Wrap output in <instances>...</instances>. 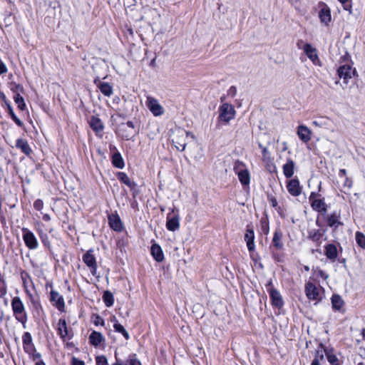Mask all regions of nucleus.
<instances>
[{"mask_svg": "<svg viewBox=\"0 0 365 365\" xmlns=\"http://www.w3.org/2000/svg\"><path fill=\"white\" fill-rule=\"evenodd\" d=\"M11 306L15 319L20 322L24 328L28 320V315L22 300L19 297H14L11 302Z\"/></svg>", "mask_w": 365, "mask_h": 365, "instance_id": "f257e3e1", "label": "nucleus"}, {"mask_svg": "<svg viewBox=\"0 0 365 365\" xmlns=\"http://www.w3.org/2000/svg\"><path fill=\"white\" fill-rule=\"evenodd\" d=\"M189 136H190L192 139H195L194 135L191 134V133L189 131L181 128H177L175 130L172 141L177 150L183 151L185 149L187 145L186 139Z\"/></svg>", "mask_w": 365, "mask_h": 365, "instance_id": "f03ea898", "label": "nucleus"}, {"mask_svg": "<svg viewBox=\"0 0 365 365\" xmlns=\"http://www.w3.org/2000/svg\"><path fill=\"white\" fill-rule=\"evenodd\" d=\"M309 201L314 211L323 214L327 212L328 206L325 202L324 198L322 197L321 194L319 192H312L309 197Z\"/></svg>", "mask_w": 365, "mask_h": 365, "instance_id": "7ed1b4c3", "label": "nucleus"}, {"mask_svg": "<svg viewBox=\"0 0 365 365\" xmlns=\"http://www.w3.org/2000/svg\"><path fill=\"white\" fill-rule=\"evenodd\" d=\"M356 71L349 64L340 66L337 70V73L341 84L346 85L349 81L353 82V76L355 75Z\"/></svg>", "mask_w": 365, "mask_h": 365, "instance_id": "20e7f679", "label": "nucleus"}, {"mask_svg": "<svg viewBox=\"0 0 365 365\" xmlns=\"http://www.w3.org/2000/svg\"><path fill=\"white\" fill-rule=\"evenodd\" d=\"M266 287L271 298L272 304L277 308H281L284 302L280 293L273 287L271 281L267 284Z\"/></svg>", "mask_w": 365, "mask_h": 365, "instance_id": "39448f33", "label": "nucleus"}, {"mask_svg": "<svg viewBox=\"0 0 365 365\" xmlns=\"http://www.w3.org/2000/svg\"><path fill=\"white\" fill-rule=\"evenodd\" d=\"M23 240L26 246L30 250H36L38 247V242L34 234L28 228L23 227Z\"/></svg>", "mask_w": 365, "mask_h": 365, "instance_id": "423d86ee", "label": "nucleus"}, {"mask_svg": "<svg viewBox=\"0 0 365 365\" xmlns=\"http://www.w3.org/2000/svg\"><path fill=\"white\" fill-rule=\"evenodd\" d=\"M145 104L153 115L159 116L164 113V108L157 99L148 96Z\"/></svg>", "mask_w": 365, "mask_h": 365, "instance_id": "0eeeda50", "label": "nucleus"}, {"mask_svg": "<svg viewBox=\"0 0 365 365\" xmlns=\"http://www.w3.org/2000/svg\"><path fill=\"white\" fill-rule=\"evenodd\" d=\"M305 293L310 300L320 301L322 299L321 289L312 282H309L305 284Z\"/></svg>", "mask_w": 365, "mask_h": 365, "instance_id": "6e6552de", "label": "nucleus"}, {"mask_svg": "<svg viewBox=\"0 0 365 365\" xmlns=\"http://www.w3.org/2000/svg\"><path fill=\"white\" fill-rule=\"evenodd\" d=\"M83 261L89 268L91 273L95 276L97 272V262L95 256L91 250L87 251L83 255Z\"/></svg>", "mask_w": 365, "mask_h": 365, "instance_id": "1a4fd4ad", "label": "nucleus"}, {"mask_svg": "<svg viewBox=\"0 0 365 365\" xmlns=\"http://www.w3.org/2000/svg\"><path fill=\"white\" fill-rule=\"evenodd\" d=\"M56 330L59 336L63 340H68L72 337V334L69 331L66 322L64 319H60L56 324Z\"/></svg>", "mask_w": 365, "mask_h": 365, "instance_id": "9d476101", "label": "nucleus"}, {"mask_svg": "<svg viewBox=\"0 0 365 365\" xmlns=\"http://www.w3.org/2000/svg\"><path fill=\"white\" fill-rule=\"evenodd\" d=\"M220 118L222 120L228 123L235 116V110L232 105L224 103L220 108Z\"/></svg>", "mask_w": 365, "mask_h": 365, "instance_id": "9b49d317", "label": "nucleus"}, {"mask_svg": "<svg viewBox=\"0 0 365 365\" xmlns=\"http://www.w3.org/2000/svg\"><path fill=\"white\" fill-rule=\"evenodd\" d=\"M318 16L320 22L324 26H328L331 21V10L329 7L324 3L321 4Z\"/></svg>", "mask_w": 365, "mask_h": 365, "instance_id": "f8f14e48", "label": "nucleus"}, {"mask_svg": "<svg viewBox=\"0 0 365 365\" xmlns=\"http://www.w3.org/2000/svg\"><path fill=\"white\" fill-rule=\"evenodd\" d=\"M341 214L339 211H334L332 213L327 215L325 217L327 225L334 229L341 226L343 223L340 220Z\"/></svg>", "mask_w": 365, "mask_h": 365, "instance_id": "ddd939ff", "label": "nucleus"}, {"mask_svg": "<svg viewBox=\"0 0 365 365\" xmlns=\"http://www.w3.org/2000/svg\"><path fill=\"white\" fill-rule=\"evenodd\" d=\"M287 189L290 195L297 197L301 195L302 187L300 185L299 180L292 179L287 182Z\"/></svg>", "mask_w": 365, "mask_h": 365, "instance_id": "4468645a", "label": "nucleus"}, {"mask_svg": "<svg viewBox=\"0 0 365 365\" xmlns=\"http://www.w3.org/2000/svg\"><path fill=\"white\" fill-rule=\"evenodd\" d=\"M173 212L174 210L172 213L168 214L166 222L167 229L172 232L177 230L180 227V217L178 215H173Z\"/></svg>", "mask_w": 365, "mask_h": 365, "instance_id": "2eb2a0df", "label": "nucleus"}, {"mask_svg": "<svg viewBox=\"0 0 365 365\" xmlns=\"http://www.w3.org/2000/svg\"><path fill=\"white\" fill-rule=\"evenodd\" d=\"M245 241L247 243V249L250 252H252L255 249V232L252 227H247L246 233L245 235Z\"/></svg>", "mask_w": 365, "mask_h": 365, "instance_id": "dca6fc26", "label": "nucleus"}, {"mask_svg": "<svg viewBox=\"0 0 365 365\" xmlns=\"http://www.w3.org/2000/svg\"><path fill=\"white\" fill-rule=\"evenodd\" d=\"M303 50L304 53L313 62V63L317 64L319 61L316 48L310 43H305L303 46Z\"/></svg>", "mask_w": 365, "mask_h": 365, "instance_id": "f3484780", "label": "nucleus"}, {"mask_svg": "<svg viewBox=\"0 0 365 365\" xmlns=\"http://www.w3.org/2000/svg\"><path fill=\"white\" fill-rule=\"evenodd\" d=\"M89 125L96 135L101 134L103 130L104 125L101 120L96 116L92 115L89 119Z\"/></svg>", "mask_w": 365, "mask_h": 365, "instance_id": "a211bd4d", "label": "nucleus"}, {"mask_svg": "<svg viewBox=\"0 0 365 365\" xmlns=\"http://www.w3.org/2000/svg\"><path fill=\"white\" fill-rule=\"evenodd\" d=\"M297 135L302 142L307 143L311 140L312 131L307 126L300 125L297 127Z\"/></svg>", "mask_w": 365, "mask_h": 365, "instance_id": "6ab92c4d", "label": "nucleus"}, {"mask_svg": "<svg viewBox=\"0 0 365 365\" xmlns=\"http://www.w3.org/2000/svg\"><path fill=\"white\" fill-rule=\"evenodd\" d=\"M94 83L100 91H112L113 87L108 81L107 77L103 78H96L94 79Z\"/></svg>", "mask_w": 365, "mask_h": 365, "instance_id": "aec40b11", "label": "nucleus"}, {"mask_svg": "<svg viewBox=\"0 0 365 365\" xmlns=\"http://www.w3.org/2000/svg\"><path fill=\"white\" fill-rule=\"evenodd\" d=\"M108 224L115 231L120 232L123 230V224L118 215H110L108 217Z\"/></svg>", "mask_w": 365, "mask_h": 365, "instance_id": "412c9836", "label": "nucleus"}, {"mask_svg": "<svg viewBox=\"0 0 365 365\" xmlns=\"http://www.w3.org/2000/svg\"><path fill=\"white\" fill-rule=\"evenodd\" d=\"M294 162L291 158L287 159L286 163L282 167L284 176L287 178H292L294 173Z\"/></svg>", "mask_w": 365, "mask_h": 365, "instance_id": "4be33fe9", "label": "nucleus"}, {"mask_svg": "<svg viewBox=\"0 0 365 365\" xmlns=\"http://www.w3.org/2000/svg\"><path fill=\"white\" fill-rule=\"evenodd\" d=\"M324 254L331 262H334L338 257L336 247L334 244H329L325 246Z\"/></svg>", "mask_w": 365, "mask_h": 365, "instance_id": "5701e85b", "label": "nucleus"}, {"mask_svg": "<svg viewBox=\"0 0 365 365\" xmlns=\"http://www.w3.org/2000/svg\"><path fill=\"white\" fill-rule=\"evenodd\" d=\"M283 233L279 229H277L274 232L272 238V245L277 250H282L283 248L282 242Z\"/></svg>", "mask_w": 365, "mask_h": 365, "instance_id": "b1692460", "label": "nucleus"}, {"mask_svg": "<svg viewBox=\"0 0 365 365\" xmlns=\"http://www.w3.org/2000/svg\"><path fill=\"white\" fill-rule=\"evenodd\" d=\"M235 172L238 176L239 180L243 185H248L250 182V175L247 169L237 170Z\"/></svg>", "mask_w": 365, "mask_h": 365, "instance_id": "393cba45", "label": "nucleus"}, {"mask_svg": "<svg viewBox=\"0 0 365 365\" xmlns=\"http://www.w3.org/2000/svg\"><path fill=\"white\" fill-rule=\"evenodd\" d=\"M150 252L157 262H162L164 259V255L160 246L156 243L151 246Z\"/></svg>", "mask_w": 365, "mask_h": 365, "instance_id": "a878e982", "label": "nucleus"}, {"mask_svg": "<svg viewBox=\"0 0 365 365\" xmlns=\"http://www.w3.org/2000/svg\"><path fill=\"white\" fill-rule=\"evenodd\" d=\"M16 147L26 155H29L32 150L26 140L19 138L16 141Z\"/></svg>", "mask_w": 365, "mask_h": 365, "instance_id": "bb28decb", "label": "nucleus"}, {"mask_svg": "<svg viewBox=\"0 0 365 365\" xmlns=\"http://www.w3.org/2000/svg\"><path fill=\"white\" fill-rule=\"evenodd\" d=\"M21 280L23 282V286L25 289V292L27 294H29V286L34 287V282L31 279V277L27 272L22 271L21 272Z\"/></svg>", "mask_w": 365, "mask_h": 365, "instance_id": "cd10ccee", "label": "nucleus"}, {"mask_svg": "<svg viewBox=\"0 0 365 365\" xmlns=\"http://www.w3.org/2000/svg\"><path fill=\"white\" fill-rule=\"evenodd\" d=\"M51 301L55 303L56 307L61 309L64 307V301L63 297L60 295V294L52 290L51 292Z\"/></svg>", "mask_w": 365, "mask_h": 365, "instance_id": "c85d7f7f", "label": "nucleus"}, {"mask_svg": "<svg viewBox=\"0 0 365 365\" xmlns=\"http://www.w3.org/2000/svg\"><path fill=\"white\" fill-rule=\"evenodd\" d=\"M103 340L104 337L101 333L96 331H93L89 336V341L94 346H98Z\"/></svg>", "mask_w": 365, "mask_h": 365, "instance_id": "c756f323", "label": "nucleus"}, {"mask_svg": "<svg viewBox=\"0 0 365 365\" xmlns=\"http://www.w3.org/2000/svg\"><path fill=\"white\" fill-rule=\"evenodd\" d=\"M112 322H114L113 324V328L116 332L120 333L125 339H129L130 336L128 332L125 330V329L120 324H119L115 317L112 319Z\"/></svg>", "mask_w": 365, "mask_h": 365, "instance_id": "7c9ffc66", "label": "nucleus"}, {"mask_svg": "<svg viewBox=\"0 0 365 365\" xmlns=\"http://www.w3.org/2000/svg\"><path fill=\"white\" fill-rule=\"evenodd\" d=\"M118 178L119 180H120L123 183L126 185L130 188H133L135 186V183L130 179V178L128 176V175L125 173L120 172L118 173Z\"/></svg>", "mask_w": 365, "mask_h": 365, "instance_id": "2f4dec72", "label": "nucleus"}, {"mask_svg": "<svg viewBox=\"0 0 365 365\" xmlns=\"http://www.w3.org/2000/svg\"><path fill=\"white\" fill-rule=\"evenodd\" d=\"M113 165L118 168L122 169L124 167V161L119 153L113 154L112 157Z\"/></svg>", "mask_w": 365, "mask_h": 365, "instance_id": "473e14b6", "label": "nucleus"}, {"mask_svg": "<svg viewBox=\"0 0 365 365\" xmlns=\"http://www.w3.org/2000/svg\"><path fill=\"white\" fill-rule=\"evenodd\" d=\"M331 304L334 309L339 310L344 304V301L339 295L334 294L331 297Z\"/></svg>", "mask_w": 365, "mask_h": 365, "instance_id": "72a5a7b5", "label": "nucleus"}, {"mask_svg": "<svg viewBox=\"0 0 365 365\" xmlns=\"http://www.w3.org/2000/svg\"><path fill=\"white\" fill-rule=\"evenodd\" d=\"M103 300L106 307H110L114 303L113 294L110 291H106L103 295Z\"/></svg>", "mask_w": 365, "mask_h": 365, "instance_id": "f704fd0d", "label": "nucleus"}, {"mask_svg": "<svg viewBox=\"0 0 365 365\" xmlns=\"http://www.w3.org/2000/svg\"><path fill=\"white\" fill-rule=\"evenodd\" d=\"M355 239L357 245L363 249H365V235L361 232H356Z\"/></svg>", "mask_w": 365, "mask_h": 365, "instance_id": "c9c22d12", "label": "nucleus"}, {"mask_svg": "<svg viewBox=\"0 0 365 365\" xmlns=\"http://www.w3.org/2000/svg\"><path fill=\"white\" fill-rule=\"evenodd\" d=\"M8 110H9V113L11 115L12 120L16 123V124L18 126L22 127L24 125L23 122L16 115V114L14 112L13 108L9 105L8 106Z\"/></svg>", "mask_w": 365, "mask_h": 365, "instance_id": "e433bc0d", "label": "nucleus"}, {"mask_svg": "<svg viewBox=\"0 0 365 365\" xmlns=\"http://www.w3.org/2000/svg\"><path fill=\"white\" fill-rule=\"evenodd\" d=\"M14 101L16 103V104L17 105L18 108L23 110H24L25 107H26V104L24 103V100L22 96H20V94L18 93L15 96H14Z\"/></svg>", "mask_w": 365, "mask_h": 365, "instance_id": "4c0bfd02", "label": "nucleus"}, {"mask_svg": "<svg viewBox=\"0 0 365 365\" xmlns=\"http://www.w3.org/2000/svg\"><path fill=\"white\" fill-rule=\"evenodd\" d=\"M260 225H261L262 232L264 235H267L269 231V225L268 220L267 218H262L260 220Z\"/></svg>", "mask_w": 365, "mask_h": 365, "instance_id": "58836bf2", "label": "nucleus"}, {"mask_svg": "<svg viewBox=\"0 0 365 365\" xmlns=\"http://www.w3.org/2000/svg\"><path fill=\"white\" fill-rule=\"evenodd\" d=\"M309 237L314 242H318L322 237L319 230H312L309 232Z\"/></svg>", "mask_w": 365, "mask_h": 365, "instance_id": "ea45409f", "label": "nucleus"}, {"mask_svg": "<svg viewBox=\"0 0 365 365\" xmlns=\"http://www.w3.org/2000/svg\"><path fill=\"white\" fill-rule=\"evenodd\" d=\"M324 352L327 355V360L331 364V365H338V358L333 354H331V353H327L325 350H324Z\"/></svg>", "mask_w": 365, "mask_h": 365, "instance_id": "a19ab883", "label": "nucleus"}, {"mask_svg": "<svg viewBox=\"0 0 365 365\" xmlns=\"http://www.w3.org/2000/svg\"><path fill=\"white\" fill-rule=\"evenodd\" d=\"M125 365H141V363L137 359L135 355H132L126 361Z\"/></svg>", "mask_w": 365, "mask_h": 365, "instance_id": "79ce46f5", "label": "nucleus"}, {"mask_svg": "<svg viewBox=\"0 0 365 365\" xmlns=\"http://www.w3.org/2000/svg\"><path fill=\"white\" fill-rule=\"evenodd\" d=\"M314 274L317 277H320L324 280L327 279L329 278V274H327L326 272H324L323 270L317 268L314 270Z\"/></svg>", "mask_w": 365, "mask_h": 365, "instance_id": "37998d69", "label": "nucleus"}, {"mask_svg": "<svg viewBox=\"0 0 365 365\" xmlns=\"http://www.w3.org/2000/svg\"><path fill=\"white\" fill-rule=\"evenodd\" d=\"M23 345L32 344V336L29 332H25L22 336Z\"/></svg>", "mask_w": 365, "mask_h": 365, "instance_id": "c03bdc74", "label": "nucleus"}, {"mask_svg": "<svg viewBox=\"0 0 365 365\" xmlns=\"http://www.w3.org/2000/svg\"><path fill=\"white\" fill-rule=\"evenodd\" d=\"M324 351H317L314 359L313 360H317L318 363L322 364L324 362Z\"/></svg>", "mask_w": 365, "mask_h": 365, "instance_id": "a18cd8bd", "label": "nucleus"}, {"mask_svg": "<svg viewBox=\"0 0 365 365\" xmlns=\"http://www.w3.org/2000/svg\"><path fill=\"white\" fill-rule=\"evenodd\" d=\"M24 350L29 354H31V353H34V351H35V346L34 344H24L23 345Z\"/></svg>", "mask_w": 365, "mask_h": 365, "instance_id": "49530a36", "label": "nucleus"}, {"mask_svg": "<svg viewBox=\"0 0 365 365\" xmlns=\"http://www.w3.org/2000/svg\"><path fill=\"white\" fill-rule=\"evenodd\" d=\"M96 365H108V361L106 356H98L96 359Z\"/></svg>", "mask_w": 365, "mask_h": 365, "instance_id": "de8ad7c7", "label": "nucleus"}, {"mask_svg": "<svg viewBox=\"0 0 365 365\" xmlns=\"http://www.w3.org/2000/svg\"><path fill=\"white\" fill-rule=\"evenodd\" d=\"M342 4L344 9L349 11L351 14V5L349 4V0H339Z\"/></svg>", "mask_w": 365, "mask_h": 365, "instance_id": "09e8293b", "label": "nucleus"}, {"mask_svg": "<svg viewBox=\"0 0 365 365\" xmlns=\"http://www.w3.org/2000/svg\"><path fill=\"white\" fill-rule=\"evenodd\" d=\"M34 207L36 210H41L43 207V202L41 199H37L34 203Z\"/></svg>", "mask_w": 365, "mask_h": 365, "instance_id": "8fccbe9b", "label": "nucleus"}, {"mask_svg": "<svg viewBox=\"0 0 365 365\" xmlns=\"http://www.w3.org/2000/svg\"><path fill=\"white\" fill-rule=\"evenodd\" d=\"M71 365H85V363L83 361H81V360L78 359V358L73 356L71 359Z\"/></svg>", "mask_w": 365, "mask_h": 365, "instance_id": "3c124183", "label": "nucleus"}, {"mask_svg": "<svg viewBox=\"0 0 365 365\" xmlns=\"http://www.w3.org/2000/svg\"><path fill=\"white\" fill-rule=\"evenodd\" d=\"M7 72V68L5 63L0 60V75L6 73Z\"/></svg>", "mask_w": 365, "mask_h": 365, "instance_id": "603ef678", "label": "nucleus"}, {"mask_svg": "<svg viewBox=\"0 0 365 365\" xmlns=\"http://www.w3.org/2000/svg\"><path fill=\"white\" fill-rule=\"evenodd\" d=\"M262 153L263 156V160H265L267 158H269V153L267 148H262Z\"/></svg>", "mask_w": 365, "mask_h": 365, "instance_id": "864d4df0", "label": "nucleus"}, {"mask_svg": "<svg viewBox=\"0 0 365 365\" xmlns=\"http://www.w3.org/2000/svg\"><path fill=\"white\" fill-rule=\"evenodd\" d=\"M344 178H345V181L344 183V186L347 187L348 188H351L352 186V181L346 176Z\"/></svg>", "mask_w": 365, "mask_h": 365, "instance_id": "5fc2aeb1", "label": "nucleus"}, {"mask_svg": "<svg viewBox=\"0 0 365 365\" xmlns=\"http://www.w3.org/2000/svg\"><path fill=\"white\" fill-rule=\"evenodd\" d=\"M94 324L96 325L101 324V325L103 326L104 325V321H103V319L101 317L97 316L96 317L95 321H94Z\"/></svg>", "mask_w": 365, "mask_h": 365, "instance_id": "6e6d98bb", "label": "nucleus"}, {"mask_svg": "<svg viewBox=\"0 0 365 365\" xmlns=\"http://www.w3.org/2000/svg\"><path fill=\"white\" fill-rule=\"evenodd\" d=\"M269 200L271 204V205L274 207H276L277 206V199L274 197H269Z\"/></svg>", "mask_w": 365, "mask_h": 365, "instance_id": "4d7b16f0", "label": "nucleus"}, {"mask_svg": "<svg viewBox=\"0 0 365 365\" xmlns=\"http://www.w3.org/2000/svg\"><path fill=\"white\" fill-rule=\"evenodd\" d=\"M30 355L32 356L34 360L39 359L41 356L40 353L36 352V350L34 351V353H31V354H30Z\"/></svg>", "mask_w": 365, "mask_h": 365, "instance_id": "13d9d810", "label": "nucleus"}, {"mask_svg": "<svg viewBox=\"0 0 365 365\" xmlns=\"http://www.w3.org/2000/svg\"><path fill=\"white\" fill-rule=\"evenodd\" d=\"M339 175L341 178L346 177V170L345 169H340Z\"/></svg>", "mask_w": 365, "mask_h": 365, "instance_id": "bf43d9fd", "label": "nucleus"}, {"mask_svg": "<svg viewBox=\"0 0 365 365\" xmlns=\"http://www.w3.org/2000/svg\"><path fill=\"white\" fill-rule=\"evenodd\" d=\"M43 220L44 221H50L51 220V216L48 214H44L43 215Z\"/></svg>", "mask_w": 365, "mask_h": 365, "instance_id": "052dcab7", "label": "nucleus"}, {"mask_svg": "<svg viewBox=\"0 0 365 365\" xmlns=\"http://www.w3.org/2000/svg\"><path fill=\"white\" fill-rule=\"evenodd\" d=\"M126 125L130 128H134V124L132 121H128Z\"/></svg>", "mask_w": 365, "mask_h": 365, "instance_id": "680f3d73", "label": "nucleus"}, {"mask_svg": "<svg viewBox=\"0 0 365 365\" xmlns=\"http://www.w3.org/2000/svg\"><path fill=\"white\" fill-rule=\"evenodd\" d=\"M122 136L125 140H129L131 138V135L130 134H128V133H125V135H123Z\"/></svg>", "mask_w": 365, "mask_h": 365, "instance_id": "e2e57ef3", "label": "nucleus"}, {"mask_svg": "<svg viewBox=\"0 0 365 365\" xmlns=\"http://www.w3.org/2000/svg\"><path fill=\"white\" fill-rule=\"evenodd\" d=\"M228 91H237V88H236L235 86H232L229 88Z\"/></svg>", "mask_w": 365, "mask_h": 365, "instance_id": "0e129e2a", "label": "nucleus"}, {"mask_svg": "<svg viewBox=\"0 0 365 365\" xmlns=\"http://www.w3.org/2000/svg\"><path fill=\"white\" fill-rule=\"evenodd\" d=\"M302 43H303V41H302V40H299V41H297V47H298L299 48H301V44H302Z\"/></svg>", "mask_w": 365, "mask_h": 365, "instance_id": "69168bd1", "label": "nucleus"}, {"mask_svg": "<svg viewBox=\"0 0 365 365\" xmlns=\"http://www.w3.org/2000/svg\"><path fill=\"white\" fill-rule=\"evenodd\" d=\"M35 365H46V364L43 361L40 360V361H37Z\"/></svg>", "mask_w": 365, "mask_h": 365, "instance_id": "338daca9", "label": "nucleus"}, {"mask_svg": "<svg viewBox=\"0 0 365 365\" xmlns=\"http://www.w3.org/2000/svg\"><path fill=\"white\" fill-rule=\"evenodd\" d=\"M311 365H322L318 363L317 360H313Z\"/></svg>", "mask_w": 365, "mask_h": 365, "instance_id": "774afa93", "label": "nucleus"}]
</instances>
